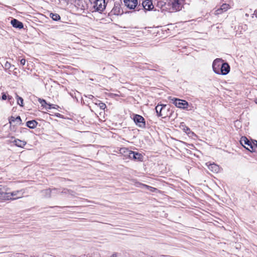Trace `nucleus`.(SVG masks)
Returning a JSON list of instances; mask_svg holds the SVG:
<instances>
[{"label":"nucleus","mask_w":257,"mask_h":257,"mask_svg":"<svg viewBox=\"0 0 257 257\" xmlns=\"http://www.w3.org/2000/svg\"><path fill=\"white\" fill-rule=\"evenodd\" d=\"M255 140H254L253 142H252V143H253V144L254 145H256V142H255Z\"/></svg>","instance_id":"obj_36"},{"label":"nucleus","mask_w":257,"mask_h":257,"mask_svg":"<svg viewBox=\"0 0 257 257\" xmlns=\"http://www.w3.org/2000/svg\"><path fill=\"white\" fill-rule=\"evenodd\" d=\"M26 63V60L25 59H22L20 60V64L22 65H24Z\"/></svg>","instance_id":"obj_31"},{"label":"nucleus","mask_w":257,"mask_h":257,"mask_svg":"<svg viewBox=\"0 0 257 257\" xmlns=\"http://www.w3.org/2000/svg\"><path fill=\"white\" fill-rule=\"evenodd\" d=\"M98 105L99 107H100V108L102 110H104L105 109V108L106 107L105 104L104 103H102V102H99Z\"/></svg>","instance_id":"obj_27"},{"label":"nucleus","mask_w":257,"mask_h":257,"mask_svg":"<svg viewBox=\"0 0 257 257\" xmlns=\"http://www.w3.org/2000/svg\"><path fill=\"white\" fill-rule=\"evenodd\" d=\"M112 257H117V256H116V254H113L112 255Z\"/></svg>","instance_id":"obj_35"},{"label":"nucleus","mask_w":257,"mask_h":257,"mask_svg":"<svg viewBox=\"0 0 257 257\" xmlns=\"http://www.w3.org/2000/svg\"><path fill=\"white\" fill-rule=\"evenodd\" d=\"M11 23L13 27L16 28L22 29L23 28V24L22 22L17 19H14L11 20Z\"/></svg>","instance_id":"obj_12"},{"label":"nucleus","mask_w":257,"mask_h":257,"mask_svg":"<svg viewBox=\"0 0 257 257\" xmlns=\"http://www.w3.org/2000/svg\"><path fill=\"white\" fill-rule=\"evenodd\" d=\"M70 190H67V189H64L62 191L61 193H65V194H66V193H69V192H70Z\"/></svg>","instance_id":"obj_32"},{"label":"nucleus","mask_w":257,"mask_h":257,"mask_svg":"<svg viewBox=\"0 0 257 257\" xmlns=\"http://www.w3.org/2000/svg\"><path fill=\"white\" fill-rule=\"evenodd\" d=\"M223 60L220 58H217L214 60L212 64V68L215 73L219 74L221 67L223 63Z\"/></svg>","instance_id":"obj_6"},{"label":"nucleus","mask_w":257,"mask_h":257,"mask_svg":"<svg viewBox=\"0 0 257 257\" xmlns=\"http://www.w3.org/2000/svg\"><path fill=\"white\" fill-rule=\"evenodd\" d=\"M51 105H52L51 106L52 108H55V107L53 106V105H54L53 104H51Z\"/></svg>","instance_id":"obj_38"},{"label":"nucleus","mask_w":257,"mask_h":257,"mask_svg":"<svg viewBox=\"0 0 257 257\" xmlns=\"http://www.w3.org/2000/svg\"><path fill=\"white\" fill-rule=\"evenodd\" d=\"M50 17L54 21H58L60 19V16L57 14L51 13Z\"/></svg>","instance_id":"obj_23"},{"label":"nucleus","mask_w":257,"mask_h":257,"mask_svg":"<svg viewBox=\"0 0 257 257\" xmlns=\"http://www.w3.org/2000/svg\"><path fill=\"white\" fill-rule=\"evenodd\" d=\"M57 191H58V190L56 188H54L52 189H47L43 190L42 191V193L43 195L45 197H49L51 196V193H57Z\"/></svg>","instance_id":"obj_11"},{"label":"nucleus","mask_w":257,"mask_h":257,"mask_svg":"<svg viewBox=\"0 0 257 257\" xmlns=\"http://www.w3.org/2000/svg\"><path fill=\"white\" fill-rule=\"evenodd\" d=\"M92 12L101 13L105 9V0H93L90 2Z\"/></svg>","instance_id":"obj_1"},{"label":"nucleus","mask_w":257,"mask_h":257,"mask_svg":"<svg viewBox=\"0 0 257 257\" xmlns=\"http://www.w3.org/2000/svg\"><path fill=\"white\" fill-rule=\"evenodd\" d=\"M223 12H224L221 10V8H219V9H217L215 11V15H219V14L223 13Z\"/></svg>","instance_id":"obj_28"},{"label":"nucleus","mask_w":257,"mask_h":257,"mask_svg":"<svg viewBox=\"0 0 257 257\" xmlns=\"http://www.w3.org/2000/svg\"><path fill=\"white\" fill-rule=\"evenodd\" d=\"M17 103L21 106H23V99L21 97L17 95Z\"/></svg>","instance_id":"obj_25"},{"label":"nucleus","mask_w":257,"mask_h":257,"mask_svg":"<svg viewBox=\"0 0 257 257\" xmlns=\"http://www.w3.org/2000/svg\"><path fill=\"white\" fill-rule=\"evenodd\" d=\"M166 105H158L156 107V111L157 113V115L158 116H162V114H161L162 110L163 109V107H165Z\"/></svg>","instance_id":"obj_20"},{"label":"nucleus","mask_w":257,"mask_h":257,"mask_svg":"<svg viewBox=\"0 0 257 257\" xmlns=\"http://www.w3.org/2000/svg\"><path fill=\"white\" fill-rule=\"evenodd\" d=\"M139 187H140L142 188H145L148 189V190L151 191V192H155L157 189L155 188L152 187L151 186L142 184V183H139Z\"/></svg>","instance_id":"obj_18"},{"label":"nucleus","mask_w":257,"mask_h":257,"mask_svg":"<svg viewBox=\"0 0 257 257\" xmlns=\"http://www.w3.org/2000/svg\"><path fill=\"white\" fill-rule=\"evenodd\" d=\"M168 99L171 100L176 106L180 108H186L188 105V102L184 100H181L171 96H169Z\"/></svg>","instance_id":"obj_3"},{"label":"nucleus","mask_w":257,"mask_h":257,"mask_svg":"<svg viewBox=\"0 0 257 257\" xmlns=\"http://www.w3.org/2000/svg\"><path fill=\"white\" fill-rule=\"evenodd\" d=\"M24 192L23 190H17L13 191L12 192H8L7 194L8 195V199L7 200H16L19 198H21L23 196Z\"/></svg>","instance_id":"obj_5"},{"label":"nucleus","mask_w":257,"mask_h":257,"mask_svg":"<svg viewBox=\"0 0 257 257\" xmlns=\"http://www.w3.org/2000/svg\"><path fill=\"white\" fill-rule=\"evenodd\" d=\"M142 7H143L145 10H152L154 8V6L153 4V0H144L142 4ZM141 7V6L139 5L138 10H140Z\"/></svg>","instance_id":"obj_8"},{"label":"nucleus","mask_w":257,"mask_h":257,"mask_svg":"<svg viewBox=\"0 0 257 257\" xmlns=\"http://www.w3.org/2000/svg\"><path fill=\"white\" fill-rule=\"evenodd\" d=\"M220 8H221V10L225 12L229 9L230 7L229 5L224 3L223 4Z\"/></svg>","instance_id":"obj_24"},{"label":"nucleus","mask_w":257,"mask_h":257,"mask_svg":"<svg viewBox=\"0 0 257 257\" xmlns=\"http://www.w3.org/2000/svg\"><path fill=\"white\" fill-rule=\"evenodd\" d=\"M256 103H257V102H256Z\"/></svg>","instance_id":"obj_40"},{"label":"nucleus","mask_w":257,"mask_h":257,"mask_svg":"<svg viewBox=\"0 0 257 257\" xmlns=\"http://www.w3.org/2000/svg\"><path fill=\"white\" fill-rule=\"evenodd\" d=\"M11 66V63L8 61H7L5 64L4 67L5 69H8L10 68Z\"/></svg>","instance_id":"obj_30"},{"label":"nucleus","mask_w":257,"mask_h":257,"mask_svg":"<svg viewBox=\"0 0 257 257\" xmlns=\"http://www.w3.org/2000/svg\"><path fill=\"white\" fill-rule=\"evenodd\" d=\"M246 149H247L248 150L250 151V152H251V151H250L249 149H248L247 148H246Z\"/></svg>","instance_id":"obj_39"},{"label":"nucleus","mask_w":257,"mask_h":257,"mask_svg":"<svg viewBox=\"0 0 257 257\" xmlns=\"http://www.w3.org/2000/svg\"><path fill=\"white\" fill-rule=\"evenodd\" d=\"M7 193L6 189L0 185V199L7 200V199H8Z\"/></svg>","instance_id":"obj_14"},{"label":"nucleus","mask_w":257,"mask_h":257,"mask_svg":"<svg viewBox=\"0 0 257 257\" xmlns=\"http://www.w3.org/2000/svg\"><path fill=\"white\" fill-rule=\"evenodd\" d=\"M88 97L89 98H92V97H93V95H88Z\"/></svg>","instance_id":"obj_34"},{"label":"nucleus","mask_w":257,"mask_h":257,"mask_svg":"<svg viewBox=\"0 0 257 257\" xmlns=\"http://www.w3.org/2000/svg\"><path fill=\"white\" fill-rule=\"evenodd\" d=\"M14 143L16 146L20 148H23L26 145V142L25 141H21L19 139L15 140Z\"/></svg>","instance_id":"obj_17"},{"label":"nucleus","mask_w":257,"mask_h":257,"mask_svg":"<svg viewBox=\"0 0 257 257\" xmlns=\"http://www.w3.org/2000/svg\"><path fill=\"white\" fill-rule=\"evenodd\" d=\"M230 71V66L227 63H223L221 67L219 74L226 75Z\"/></svg>","instance_id":"obj_10"},{"label":"nucleus","mask_w":257,"mask_h":257,"mask_svg":"<svg viewBox=\"0 0 257 257\" xmlns=\"http://www.w3.org/2000/svg\"><path fill=\"white\" fill-rule=\"evenodd\" d=\"M182 127H183L184 131L187 134H189V133L191 132L190 129L186 126L182 125Z\"/></svg>","instance_id":"obj_29"},{"label":"nucleus","mask_w":257,"mask_h":257,"mask_svg":"<svg viewBox=\"0 0 257 257\" xmlns=\"http://www.w3.org/2000/svg\"><path fill=\"white\" fill-rule=\"evenodd\" d=\"M120 151L121 153H124L125 155L128 156L130 159L140 161H142L143 160V156L139 153L130 151L128 149L125 148L121 149Z\"/></svg>","instance_id":"obj_2"},{"label":"nucleus","mask_w":257,"mask_h":257,"mask_svg":"<svg viewBox=\"0 0 257 257\" xmlns=\"http://www.w3.org/2000/svg\"><path fill=\"white\" fill-rule=\"evenodd\" d=\"M208 167L210 171L214 173H217L220 171V168L219 166L214 163L210 164L208 166Z\"/></svg>","instance_id":"obj_13"},{"label":"nucleus","mask_w":257,"mask_h":257,"mask_svg":"<svg viewBox=\"0 0 257 257\" xmlns=\"http://www.w3.org/2000/svg\"><path fill=\"white\" fill-rule=\"evenodd\" d=\"M111 13L115 15L120 14V9L118 6H114L111 11Z\"/></svg>","instance_id":"obj_22"},{"label":"nucleus","mask_w":257,"mask_h":257,"mask_svg":"<svg viewBox=\"0 0 257 257\" xmlns=\"http://www.w3.org/2000/svg\"><path fill=\"white\" fill-rule=\"evenodd\" d=\"M252 17V18L255 17V18H257V9L254 11V13L253 14Z\"/></svg>","instance_id":"obj_33"},{"label":"nucleus","mask_w":257,"mask_h":257,"mask_svg":"<svg viewBox=\"0 0 257 257\" xmlns=\"http://www.w3.org/2000/svg\"><path fill=\"white\" fill-rule=\"evenodd\" d=\"M133 120L138 127L142 128L146 127V122L142 116L139 114H134Z\"/></svg>","instance_id":"obj_4"},{"label":"nucleus","mask_w":257,"mask_h":257,"mask_svg":"<svg viewBox=\"0 0 257 257\" xmlns=\"http://www.w3.org/2000/svg\"><path fill=\"white\" fill-rule=\"evenodd\" d=\"M240 143L243 146H244V145H246L249 147L250 149H253L252 144L245 137H242L241 138Z\"/></svg>","instance_id":"obj_15"},{"label":"nucleus","mask_w":257,"mask_h":257,"mask_svg":"<svg viewBox=\"0 0 257 257\" xmlns=\"http://www.w3.org/2000/svg\"><path fill=\"white\" fill-rule=\"evenodd\" d=\"M182 0H173L171 4V12H174L180 11L182 8Z\"/></svg>","instance_id":"obj_7"},{"label":"nucleus","mask_w":257,"mask_h":257,"mask_svg":"<svg viewBox=\"0 0 257 257\" xmlns=\"http://www.w3.org/2000/svg\"><path fill=\"white\" fill-rule=\"evenodd\" d=\"M38 101L41 103L42 106L45 107L47 110L52 108L51 104H48L45 100L39 98Z\"/></svg>","instance_id":"obj_16"},{"label":"nucleus","mask_w":257,"mask_h":257,"mask_svg":"<svg viewBox=\"0 0 257 257\" xmlns=\"http://www.w3.org/2000/svg\"><path fill=\"white\" fill-rule=\"evenodd\" d=\"M7 98H8V99L10 100L12 98V96H7L5 93H3L1 99L3 100H5L7 99Z\"/></svg>","instance_id":"obj_26"},{"label":"nucleus","mask_w":257,"mask_h":257,"mask_svg":"<svg viewBox=\"0 0 257 257\" xmlns=\"http://www.w3.org/2000/svg\"><path fill=\"white\" fill-rule=\"evenodd\" d=\"M245 16H246V17H248V16H249V15H248V14H245Z\"/></svg>","instance_id":"obj_37"},{"label":"nucleus","mask_w":257,"mask_h":257,"mask_svg":"<svg viewBox=\"0 0 257 257\" xmlns=\"http://www.w3.org/2000/svg\"><path fill=\"white\" fill-rule=\"evenodd\" d=\"M38 124V122L35 120H29L27 122V126L30 128H35Z\"/></svg>","instance_id":"obj_19"},{"label":"nucleus","mask_w":257,"mask_h":257,"mask_svg":"<svg viewBox=\"0 0 257 257\" xmlns=\"http://www.w3.org/2000/svg\"><path fill=\"white\" fill-rule=\"evenodd\" d=\"M123 3L128 9L130 10L135 9L138 6V0H123Z\"/></svg>","instance_id":"obj_9"},{"label":"nucleus","mask_w":257,"mask_h":257,"mask_svg":"<svg viewBox=\"0 0 257 257\" xmlns=\"http://www.w3.org/2000/svg\"><path fill=\"white\" fill-rule=\"evenodd\" d=\"M17 121L19 124L21 123V119L20 116H18L16 117H15L12 116L9 119V122L12 123V122Z\"/></svg>","instance_id":"obj_21"}]
</instances>
